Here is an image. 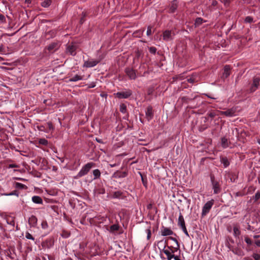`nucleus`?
I'll list each match as a JSON object with an SVG mask.
<instances>
[{
  "instance_id": "obj_4",
  "label": "nucleus",
  "mask_w": 260,
  "mask_h": 260,
  "mask_svg": "<svg viewBox=\"0 0 260 260\" xmlns=\"http://www.w3.org/2000/svg\"><path fill=\"white\" fill-rule=\"evenodd\" d=\"M178 225L179 226L181 229L182 230L184 233L187 236H189V234L188 233L187 229L185 226V221L184 219V217L181 212L179 213V215L178 217Z\"/></svg>"
},
{
  "instance_id": "obj_43",
  "label": "nucleus",
  "mask_w": 260,
  "mask_h": 260,
  "mask_svg": "<svg viewBox=\"0 0 260 260\" xmlns=\"http://www.w3.org/2000/svg\"><path fill=\"white\" fill-rule=\"evenodd\" d=\"M187 81L189 83H193L196 81V79L193 77H189L187 79Z\"/></svg>"
},
{
  "instance_id": "obj_55",
  "label": "nucleus",
  "mask_w": 260,
  "mask_h": 260,
  "mask_svg": "<svg viewBox=\"0 0 260 260\" xmlns=\"http://www.w3.org/2000/svg\"><path fill=\"white\" fill-rule=\"evenodd\" d=\"M8 223L12 225V226H14V224H15V222L13 220H12L10 222H9L8 221H7Z\"/></svg>"
},
{
  "instance_id": "obj_32",
  "label": "nucleus",
  "mask_w": 260,
  "mask_h": 260,
  "mask_svg": "<svg viewBox=\"0 0 260 260\" xmlns=\"http://www.w3.org/2000/svg\"><path fill=\"white\" fill-rule=\"evenodd\" d=\"M120 111L122 113H125L126 111V107L124 104H121L120 106Z\"/></svg>"
},
{
  "instance_id": "obj_17",
  "label": "nucleus",
  "mask_w": 260,
  "mask_h": 260,
  "mask_svg": "<svg viewBox=\"0 0 260 260\" xmlns=\"http://www.w3.org/2000/svg\"><path fill=\"white\" fill-rule=\"evenodd\" d=\"M31 200L35 204H42L43 202L42 199L38 196H33Z\"/></svg>"
},
{
  "instance_id": "obj_57",
  "label": "nucleus",
  "mask_w": 260,
  "mask_h": 260,
  "mask_svg": "<svg viewBox=\"0 0 260 260\" xmlns=\"http://www.w3.org/2000/svg\"><path fill=\"white\" fill-rule=\"evenodd\" d=\"M209 116L210 117H214L215 116V114L213 113H210L209 114Z\"/></svg>"
},
{
  "instance_id": "obj_11",
  "label": "nucleus",
  "mask_w": 260,
  "mask_h": 260,
  "mask_svg": "<svg viewBox=\"0 0 260 260\" xmlns=\"http://www.w3.org/2000/svg\"><path fill=\"white\" fill-rule=\"evenodd\" d=\"M99 61L95 59H90L84 61L83 67L85 68H92L95 66L98 63Z\"/></svg>"
},
{
  "instance_id": "obj_21",
  "label": "nucleus",
  "mask_w": 260,
  "mask_h": 260,
  "mask_svg": "<svg viewBox=\"0 0 260 260\" xmlns=\"http://www.w3.org/2000/svg\"><path fill=\"white\" fill-rule=\"evenodd\" d=\"M220 162L223 165L224 168H226L230 165V162L226 157H220Z\"/></svg>"
},
{
  "instance_id": "obj_28",
  "label": "nucleus",
  "mask_w": 260,
  "mask_h": 260,
  "mask_svg": "<svg viewBox=\"0 0 260 260\" xmlns=\"http://www.w3.org/2000/svg\"><path fill=\"white\" fill-rule=\"evenodd\" d=\"M169 239H170L173 241H174L176 244V245H177V247H174V249H176V250H178L179 248V244L178 243V242L177 241V240L175 238H174V237H169L168 238Z\"/></svg>"
},
{
  "instance_id": "obj_15",
  "label": "nucleus",
  "mask_w": 260,
  "mask_h": 260,
  "mask_svg": "<svg viewBox=\"0 0 260 260\" xmlns=\"http://www.w3.org/2000/svg\"><path fill=\"white\" fill-rule=\"evenodd\" d=\"M146 116L148 120H151L153 117L152 108L150 106L147 107L146 111Z\"/></svg>"
},
{
  "instance_id": "obj_8",
  "label": "nucleus",
  "mask_w": 260,
  "mask_h": 260,
  "mask_svg": "<svg viewBox=\"0 0 260 260\" xmlns=\"http://www.w3.org/2000/svg\"><path fill=\"white\" fill-rule=\"evenodd\" d=\"M211 180L214 193L215 194L218 193L220 191V187L219 183L214 180V177L213 176H211Z\"/></svg>"
},
{
  "instance_id": "obj_63",
  "label": "nucleus",
  "mask_w": 260,
  "mask_h": 260,
  "mask_svg": "<svg viewBox=\"0 0 260 260\" xmlns=\"http://www.w3.org/2000/svg\"><path fill=\"white\" fill-rule=\"evenodd\" d=\"M110 166H111V167H114L115 166V164H114V165H110Z\"/></svg>"
},
{
  "instance_id": "obj_54",
  "label": "nucleus",
  "mask_w": 260,
  "mask_h": 260,
  "mask_svg": "<svg viewBox=\"0 0 260 260\" xmlns=\"http://www.w3.org/2000/svg\"><path fill=\"white\" fill-rule=\"evenodd\" d=\"M217 4V2L215 0H214L212 2V5L214 6H216Z\"/></svg>"
},
{
  "instance_id": "obj_41",
  "label": "nucleus",
  "mask_w": 260,
  "mask_h": 260,
  "mask_svg": "<svg viewBox=\"0 0 260 260\" xmlns=\"http://www.w3.org/2000/svg\"><path fill=\"white\" fill-rule=\"evenodd\" d=\"M151 29H152V27L151 26H148L147 30V35L148 36H150L152 35Z\"/></svg>"
},
{
  "instance_id": "obj_39",
  "label": "nucleus",
  "mask_w": 260,
  "mask_h": 260,
  "mask_svg": "<svg viewBox=\"0 0 260 260\" xmlns=\"http://www.w3.org/2000/svg\"><path fill=\"white\" fill-rule=\"evenodd\" d=\"M149 52L152 54H155L157 50L156 48L154 47H150L148 48Z\"/></svg>"
},
{
  "instance_id": "obj_25",
  "label": "nucleus",
  "mask_w": 260,
  "mask_h": 260,
  "mask_svg": "<svg viewBox=\"0 0 260 260\" xmlns=\"http://www.w3.org/2000/svg\"><path fill=\"white\" fill-rule=\"evenodd\" d=\"M177 5L176 2L174 1L172 3V4L170 6V12L174 13L175 11V10L177 9Z\"/></svg>"
},
{
  "instance_id": "obj_51",
  "label": "nucleus",
  "mask_w": 260,
  "mask_h": 260,
  "mask_svg": "<svg viewBox=\"0 0 260 260\" xmlns=\"http://www.w3.org/2000/svg\"><path fill=\"white\" fill-rule=\"evenodd\" d=\"M224 5H228L231 2V0H223Z\"/></svg>"
},
{
  "instance_id": "obj_9",
  "label": "nucleus",
  "mask_w": 260,
  "mask_h": 260,
  "mask_svg": "<svg viewBox=\"0 0 260 260\" xmlns=\"http://www.w3.org/2000/svg\"><path fill=\"white\" fill-rule=\"evenodd\" d=\"M260 84V78L259 77H254L253 79V83L250 88V91L254 92L258 88Z\"/></svg>"
},
{
  "instance_id": "obj_47",
  "label": "nucleus",
  "mask_w": 260,
  "mask_h": 260,
  "mask_svg": "<svg viewBox=\"0 0 260 260\" xmlns=\"http://www.w3.org/2000/svg\"><path fill=\"white\" fill-rule=\"evenodd\" d=\"M18 166L16 164H10L8 166L9 168H18Z\"/></svg>"
},
{
  "instance_id": "obj_56",
  "label": "nucleus",
  "mask_w": 260,
  "mask_h": 260,
  "mask_svg": "<svg viewBox=\"0 0 260 260\" xmlns=\"http://www.w3.org/2000/svg\"><path fill=\"white\" fill-rule=\"evenodd\" d=\"M207 127V126L203 127H200L199 130H200V131L202 132V131H204L205 129H206Z\"/></svg>"
},
{
  "instance_id": "obj_31",
  "label": "nucleus",
  "mask_w": 260,
  "mask_h": 260,
  "mask_svg": "<svg viewBox=\"0 0 260 260\" xmlns=\"http://www.w3.org/2000/svg\"><path fill=\"white\" fill-rule=\"evenodd\" d=\"M121 196V192L120 191H115L112 194V197L113 198H120Z\"/></svg>"
},
{
  "instance_id": "obj_53",
  "label": "nucleus",
  "mask_w": 260,
  "mask_h": 260,
  "mask_svg": "<svg viewBox=\"0 0 260 260\" xmlns=\"http://www.w3.org/2000/svg\"><path fill=\"white\" fill-rule=\"evenodd\" d=\"M0 20L1 21H4L5 20V17L4 15H0Z\"/></svg>"
},
{
  "instance_id": "obj_60",
  "label": "nucleus",
  "mask_w": 260,
  "mask_h": 260,
  "mask_svg": "<svg viewBox=\"0 0 260 260\" xmlns=\"http://www.w3.org/2000/svg\"><path fill=\"white\" fill-rule=\"evenodd\" d=\"M95 86V84H93L92 85H91L90 86H89V88H93Z\"/></svg>"
},
{
  "instance_id": "obj_48",
  "label": "nucleus",
  "mask_w": 260,
  "mask_h": 260,
  "mask_svg": "<svg viewBox=\"0 0 260 260\" xmlns=\"http://www.w3.org/2000/svg\"><path fill=\"white\" fill-rule=\"evenodd\" d=\"M98 193L100 194H104L105 193V189L104 188H101L99 191H98Z\"/></svg>"
},
{
  "instance_id": "obj_29",
  "label": "nucleus",
  "mask_w": 260,
  "mask_h": 260,
  "mask_svg": "<svg viewBox=\"0 0 260 260\" xmlns=\"http://www.w3.org/2000/svg\"><path fill=\"white\" fill-rule=\"evenodd\" d=\"M252 199L254 200V202L257 201L260 199V191H257L255 195L252 197Z\"/></svg>"
},
{
  "instance_id": "obj_10",
  "label": "nucleus",
  "mask_w": 260,
  "mask_h": 260,
  "mask_svg": "<svg viewBox=\"0 0 260 260\" xmlns=\"http://www.w3.org/2000/svg\"><path fill=\"white\" fill-rule=\"evenodd\" d=\"M236 109L235 108H232L229 109L225 111H220V114L221 115H224L227 117H233L236 115Z\"/></svg>"
},
{
  "instance_id": "obj_12",
  "label": "nucleus",
  "mask_w": 260,
  "mask_h": 260,
  "mask_svg": "<svg viewBox=\"0 0 260 260\" xmlns=\"http://www.w3.org/2000/svg\"><path fill=\"white\" fill-rule=\"evenodd\" d=\"M174 232L169 228L162 226L161 229V235L163 236L172 235Z\"/></svg>"
},
{
  "instance_id": "obj_46",
  "label": "nucleus",
  "mask_w": 260,
  "mask_h": 260,
  "mask_svg": "<svg viewBox=\"0 0 260 260\" xmlns=\"http://www.w3.org/2000/svg\"><path fill=\"white\" fill-rule=\"evenodd\" d=\"M7 195L8 196H13V195H15V196H17V197L18 196V193L17 192V191H14L9 194H8Z\"/></svg>"
},
{
  "instance_id": "obj_6",
  "label": "nucleus",
  "mask_w": 260,
  "mask_h": 260,
  "mask_svg": "<svg viewBox=\"0 0 260 260\" xmlns=\"http://www.w3.org/2000/svg\"><path fill=\"white\" fill-rule=\"evenodd\" d=\"M77 48V46L75 44L71 43L67 46L66 52L72 56H75L76 54Z\"/></svg>"
},
{
  "instance_id": "obj_42",
  "label": "nucleus",
  "mask_w": 260,
  "mask_h": 260,
  "mask_svg": "<svg viewBox=\"0 0 260 260\" xmlns=\"http://www.w3.org/2000/svg\"><path fill=\"white\" fill-rule=\"evenodd\" d=\"M253 257L255 260H260V254L254 253L253 255Z\"/></svg>"
},
{
  "instance_id": "obj_40",
  "label": "nucleus",
  "mask_w": 260,
  "mask_h": 260,
  "mask_svg": "<svg viewBox=\"0 0 260 260\" xmlns=\"http://www.w3.org/2000/svg\"><path fill=\"white\" fill-rule=\"evenodd\" d=\"M253 21V18L250 16H247L245 19L246 23H251Z\"/></svg>"
},
{
  "instance_id": "obj_52",
  "label": "nucleus",
  "mask_w": 260,
  "mask_h": 260,
  "mask_svg": "<svg viewBox=\"0 0 260 260\" xmlns=\"http://www.w3.org/2000/svg\"><path fill=\"white\" fill-rule=\"evenodd\" d=\"M255 244L257 246L260 247V240H257L255 242Z\"/></svg>"
},
{
  "instance_id": "obj_34",
  "label": "nucleus",
  "mask_w": 260,
  "mask_h": 260,
  "mask_svg": "<svg viewBox=\"0 0 260 260\" xmlns=\"http://www.w3.org/2000/svg\"><path fill=\"white\" fill-rule=\"evenodd\" d=\"M56 43H52L50 44L48 47L47 48L49 51H52L53 49H54L56 47Z\"/></svg>"
},
{
  "instance_id": "obj_33",
  "label": "nucleus",
  "mask_w": 260,
  "mask_h": 260,
  "mask_svg": "<svg viewBox=\"0 0 260 260\" xmlns=\"http://www.w3.org/2000/svg\"><path fill=\"white\" fill-rule=\"evenodd\" d=\"M46 124L48 128V129H47V131H48L49 132L50 131H53L54 129V127L51 122H48L46 123Z\"/></svg>"
},
{
  "instance_id": "obj_59",
  "label": "nucleus",
  "mask_w": 260,
  "mask_h": 260,
  "mask_svg": "<svg viewBox=\"0 0 260 260\" xmlns=\"http://www.w3.org/2000/svg\"><path fill=\"white\" fill-rule=\"evenodd\" d=\"M25 3L30 4L31 3V0H25Z\"/></svg>"
},
{
  "instance_id": "obj_62",
  "label": "nucleus",
  "mask_w": 260,
  "mask_h": 260,
  "mask_svg": "<svg viewBox=\"0 0 260 260\" xmlns=\"http://www.w3.org/2000/svg\"><path fill=\"white\" fill-rule=\"evenodd\" d=\"M96 140L97 142H99V143H101V140H98V139H96Z\"/></svg>"
},
{
  "instance_id": "obj_19",
  "label": "nucleus",
  "mask_w": 260,
  "mask_h": 260,
  "mask_svg": "<svg viewBox=\"0 0 260 260\" xmlns=\"http://www.w3.org/2000/svg\"><path fill=\"white\" fill-rule=\"evenodd\" d=\"M83 80V76L79 75H76L69 79V82H76Z\"/></svg>"
},
{
  "instance_id": "obj_36",
  "label": "nucleus",
  "mask_w": 260,
  "mask_h": 260,
  "mask_svg": "<svg viewBox=\"0 0 260 260\" xmlns=\"http://www.w3.org/2000/svg\"><path fill=\"white\" fill-rule=\"evenodd\" d=\"M25 237L27 239H30L32 240H34L35 238L32 237V236L28 232L26 233Z\"/></svg>"
},
{
  "instance_id": "obj_3",
  "label": "nucleus",
  "mask_w": 260,
  "mask_h": 260,
  "mask_svg": "<svg viewBox=\"0 0 260 260\" xmlns=\"http://www.w3.org/2000/svg\"><path fill=\"white\" fill-rule=\"evenodd\" d=\"M214 201L212 199L208 201L203 207L202 211V216H204L206 215L211 210L212 207L214 205Z\"/></svg>"
},
{
  "instance_id": "obj_1",
  "label": "nucleus",
  "mask_w": 260,
  "mask_h": 260,
  "mask_svg": "<svg viewBox=\"0 0 260 260\" xmlns=\"http://www.w3.org/2000/svg\"><path fill=\"white\" fill-rule=\"evenodd\" d=\"M94 166L93 162H88L83 166L80 171L77 174V176L75 177L76 179L79 178L85 175H86L90 170Z\"/></svg>"
},
{
  "instance_id": "obj_38",
  "label": "nucleus",
  "mask_w": 260,
  "mask_h": 260,
  "mask_svg": "<svg viewBox=\"0 0 260 260\" xmlns=\"http://www.w3.org/2000/svg\"><path fill=\"white\" fill-rule=\"evenodd\" d=\"M245 241L248 245H251L252 244L251 240L247 236L245 237Z\"/></svg>"
},
{
  "instance_id": "obj_44",
  "label": "nucleus",
  "mask_w": 260,
  "mask_h": 260,
  "mask_svg": "<svg viewBox=\"0 0 260 260\" xmlns=\"http://www.w3.org/2000/svg\"><path fill=\"white\" fill-rule=\"evenodd\" d=\"M39 131H44L45 132H46V133H48L49 131H46L45 129V126H43V125H41L39 127Z\"/></svg>"
},
{
  "instance_id": "obj_58",
  "label": "nucleus",
  "mask_w": 260,
  "mask_h": 260,
  "mask_svg": "<svg viewBox=\"0 0 260 260\" xmlns=\"http://www.w3.org/2000/svg\"><path fill=\"white\" fill-rule=\"evenodd\" d=\"M259 237H260V235H254L253 236L254 238H255V239L258 238Z\"/></svg>"
},
{
  "instance_id": "obj_26",
  "label": "nucleus",
  "mask_w": 260,
  "mask_h": 260,
  "mask_svg": "<svg viewBox=\"0 0 260 260\" xmlns=\"http://www.w3.org/2000/svg\"><path fill=\"white\" fill-rule=\"evenodd\" d=\"M15 187L16 188L21 189L27 188V186L25 185L22 184L21 183H19V182L15 183Z\"/></svg>"
},
{
  "instance_id": "obj_37",
  "label": "nucleus",
  "mask_w": 260,
  "mask_h": 260,
  "mask_svg": "<svg viewBox=\"0 0 260 260\" xmlns=\"http://www.w3.org/2000/svg\"><path fill=\"white\" fill-rule=\"evenodd\" d=\"M41 226L42 229H46L48 227V223L46 221H43L41 223Z\"/></svg>"
},
{
  "instance_id": "obj_45",
  "label": "nucleus",
  "mask_w": 260,
  "mask_h": 260,
  "mask_svg": "<svg viewBox=\"0 0 260 260\" xmlns=\"http://www.w3.org/2000/svg\"><path fill=\"white\" fill-rule=\"evenodd\" d=\"M61 236L64 237V238H68L70 236V234H69L68 232H63V233L61 235Z\"/></svg>"
},
{
  "instance_id": "obj_30",
  "label": "nucleus",
  "mask_w": 260,
  "mask_h": 260,
  "mask_svg": "<svg viewBox=\"0 0 260 260\" xmlns=\"http://www.w3.org/2000/svg\"><path fill=\"white\" fill-rule=\"evenodd\" d=\"M39 143L40 144L46 146L48 144V141L44 138H42L39 140Z\"/></svg>"
},
{
  "instance_id": "obj_22",
  "label": "nucleus",
  "mask_w": 260,
  "mask_h": 260,
  "mask_svg": "<svg viewBox=\"0 0 260 260\" xmlns=\"http://www.w3.org/2000/svg\"><path fill=\"white\" fill-rule=\"evenodd\" d=\"M119 226L118 224H114L110 226L109 231L110 233H114L118 231Z\"/></svg>"
},
{
  "instance_id": "obj_2",
  "label": "nucleus",
  "mask_w": 260,
  "mask_h": 260,
  "mask_svg": "<svg viewBox=\"0 0 260 260\" xmlns=\"http://www.w3.org/2000/svg\"><path fill=\"white\" fill-rule=\"evenodd\" d=\"M167 245L166 241L165 242V244L164 246V249L162 251L164 253L167 255L168 260H171L174 257V253L175 251H177V250L176 249H173L171 246H168L167 249H165Z\"/></svg>"
},
{
  "instance_id": "obj_24",
  "label": "nucleus",
  "mask_w": 260,
  "mask_h": 260,
  "mask_svg": "<svg viewBox=\"0 0 260 260\" xmlns=\"http://www.w3.org/2000/svg\"><path fill=\"white\" fill-rule=\"evenodd\" d=\"M93 179L99 178L101 176V172L99 169H95L93 171Z\"/></svg>"
},
{
  "instance_id": "obj_7",
  "label": "nucleus",
  "mask_w": 260,
  "mask_h": 260,
  "mask_svg": "<svg viewBox=\"0 0 260 260\" xmlns=\"http://www.w3.org/2000/svg\"><path fill=\"white\" fill-rule=\"evenodd\" d=\"M125 73L131 80H135L137 78L136 71L132 68H125Z\"/></svg>"
},
{
  "instance_id": "obj_61",
  "label": "nucleus",
  "mask_w": 260,
  "mask_h": 260,
  "mask_svg": "<svg viewBox=\"0 0 260 260\" xmlns=\"http://www.w3.org/2000/svg\"><path fill=\"white\" fill-rule=\"evenodd\" d=\"M257 180H258V183H260V176H258Z\"/></svg>"
},
{
  "instance_id": "obj_5",
  "label": "nucleus",
  "mask_w": 260,
  "mask_h": 260,
  "mask_svg": "<svg viewBox=\"0 0 260 260\" xmlns=\"http://www.w3.org/2000/svg\"><path fill=\"white\" fill-rule=\"evenodd\" d=\"M132 94V91L129 89H127L123 91L118 92L115 93V95L119 99H126L129 97Z\"/></svg>"
},
{
  "instance_id": "obj_64",
  "label": "nucleus",
  "mask_w": 260,
  "mask_h": 260,
  "mask_svg": "<svg viewBox=\"0 0 260 260\" xmlns=\"http://www.w3.org/2000/svg\"><path fill=\"white\" fill-rule=\"evenodd\" d=\"M163 243V241H160L158 242V243Z\"/></svg>"
},
{
  "instance_id": "obj_27",
  "label": "nucleus",
  "mask_w": 260,
  "mask_h": 260,
  "mask_svg": "<svg viewBox=\"0 0 260 260\" xmlns=\"http://www.w3.org/2000/svg\"><path fill=\"white\" fill-rule=\"evenodd\" d=\"M51 0H45L44 2L42 3L41 6L43 7L47 8L51 5Z\"/></svg>"
},
{
  "instance_id": "obj_23",
  "label": "nucleus",
  "mask_w": 260,
  "mask_h": 260,
  "mask_svg": "<svg viewBox=\"0 0 260 260\" xmlns=\"http://www.w3.org/2000/svg\"><path fill=\"white\" fill-rule=\"evenodd\" d=\"M234 236L235 237H238L241 234V232L238 226L235 225L233 228Z\"/></svg>"
},
{
  "instance_id": "obj_49",
  "label": "nucleus",
  "mask_w": 260,
  "mask_h": 260,
  "mask_svg": "<svg viewBox=\"0 0 260 260\" xmlns=\"http://www.w3.org/2000/svg\"><path fill=\"white\" fill-rule=\"evenodd\" d=\"M196 23H202V19L201 18H197L196 20Z\"/></svg>"
},
{
  "instance_id": "obj_35",
  "label": "nucleus",
  "mask_w": 260,
  "mask_h": 260,
  "mask_svg": "<svg viewBox=\"0 0 260 260\" xmlns=\"http://www.w3.org/2000/svg\"><path fill=\"white\" fill-rule=\"evenodd\" d=\"M146 232L147 233V240H149L150 237H151V235L150 228H149V229H146Z\"/></svg>"
},
{
  "instance_id": "obj_13",
  "label": "nucleus",
  "mask_w": 260,
  "mask_h": 260,
  "mask_svg": "<svg viewBox=\"0 0 260 260\" xmlns=\"http://www.w3.org/2000/svg\"><path fill=\"white\" fill-rule=\"evenodd\" d=\"M172 33L171 30H166L163 32V39L165 41H169L172 40Z\"/></svg>"
},
{
  "instance_id": "obj_18",
  "label": "nucleus",
  "mask_w": 260,
  "mask_h": 260,
  "mask_svg": "<svg viewBox=\"0 0 260 260\" xmlns=\"http://www.w3.org/2000/svg\"><path fill=\"white\" fill-rule=\"evenodd\" d=\"M230 75V67L228 65H226L224 67V72L223 73V77L227 78Z\"/></svg>"
},
{
  "instance_id": "obj_20",
  "label": "nucleus",
  "mask_w": 260,
  "mask_h": 260,
  "mask_svg": "<svg viewBox=\"0 0 260 260\" xmlns=\"http://www.w3.org/2000/svg\"><path fill=\"white\" fill-rule=\"evenodd\" d=\"M221 145L223 148H226L228 147L229 146V143L228 139L226 138L225 137L222 138Z\"/></svg>"
},
{
  "instance_id": "obj_16",
  "label": "nucleus",
  "mask_w": 260,
  "mask_h": 260,
  "mask_svg": "<svg viewBox=\"0 0 260 260\" xmlns=\"http://www.w3.org/2000/svg\"><path fill=\"white\" fill-rule=\"evenodd\" d=\"M37 218L34 215H31L29 218L28 223L31 226H35L37 225Z\"/></svg>"
},
{
  "instance_id": "obj_14",
  "label": "nucleus",
  "mask_w": 260,
  "mask_h": 260,
  "mask_svg": "<svg viewBox=\"0 0 260 260\" xmlns=\"http://www.w3.org/2000/svg\"><path fill=\"white\" fill-rule=\"evenodd\" d=\"M127 175L126 172L117 171L114 173L113 177L115 178H124Z\"/></svg>"
},
{
  "instance_id": "obj_50",
  "label": "nucleus",
  "mask_w": 260,
  "mask_h": 260,
  "mask_svg": "<svg viewBox=\"0 0 260 260\" xmlns=\"http://www.w3.org/2000/svg\"><path fill=\"white\" fill-rule=\"evenodd\" d=\"M173 258H174L175 260H181L180 258V256H179L175 255H174V257H173Z\"/></svg>"
}]
</instances>
